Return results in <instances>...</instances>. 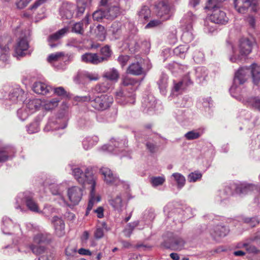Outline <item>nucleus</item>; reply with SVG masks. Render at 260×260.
I'll use <instances>...</instances> for the list:
<instances>
[{"instance_id": "052dcab7", "label": "nucleus", "mask_w": 260, "mask_h": 260, "mask_svg": "<svg viewBox=\"0 0 260 260\" xmlns=\"http://www.w3.org/2000/svg\"><path fill=\"white\" fill-rule=\"evenodd\" d=\"M84 76L90 81H96L99 79V75L96 73H86L84 74Z\"/></svg>"}, {"instance_id": "a19ab883", "label": "nucleus", "mask_w": 260, "mask_h": 260, "mask_svg": "<svg viewBox=\"0 0 260 260\" xmlns=\"http://www.w3.org/2000/svg\"><path fill=\"white\" fill-rule=\"evenodd\" d=\"M87 6V3L86 0H78L77 3V16L82 15L85 11V8Z\"/></svg>"}, {"instance_id": "7c9ffc66", "label": "nucleus", "mask_w": 260, "mask_h": 260, "mask_svg": "<svg viewBox=\"0 0 260 260\" xmlns=\"http://www.w3.org/2000/svg\"><path fill=\"white\" fill-rule=\"evenodd\" d=\"M253 82L257 84L260 81V68L255 63H253L250 67Z\"/></svg>"}, {"instance_id": "79ce46f5", "label": "nucleus", "mask_w": 260, "mask_h": 260, "mask_svg": "<svg viewBox=\"0 0 260 260\" xmlns=\"http://www.w3.org/2000/svg\"><path fill=\"white\" fill-rule=\"evenodd\" d=\"M59 102V100L58 99L47 101L44 105V107L46 110H51L57 106Z\"/></svg>"}, {"instance_id": "4c0bfd02", "label": "nucleus", "mask_w": 260, "mask_h": 260, "mask_svg": "<svg viewBox=\"0 0 260 260\" xmlns=\"http://www.w3.org/2000/svg\"><path fill=\"white\" fill-rule=\"evenodd\" d=\"M172 177L174 178V180L177 182L178 188H181L185 185L186 180L182 174L178 173H175L172 175Z\"/></svg>"}, {"instance_id": "ea45409f", "label": "nucleus", "mask_w": 260, "mask_h": 260, "mask_svg": "<svg viewBox=\"0 0 260 260\" xmlns=\"http://www.w3.org/2000/svg\"><path fill=\"white\" fill-rule=\"evenodd\" d=\"M223 1L222 0H208L205 6V9L213 11L215 9H219L220 3Z\"/></svg>"}, {"instance_id": "4d7b16f0", "label": "nucleus", "mask_w": 260, "mask_h": 260, "mask_svg": "<svg viewBox=\"0 0 260 260\" xmlns=\"http://www.w3.org/2000/svg\"><path fill=\"white\" fill-rule=\"evenodd\" d=\"M136 81L132 78L125 77L122 79V84L125 86L135 85Z\"/></svg>"}, {"instance_id": "0e129e2a", "label": "nucleus", "mask_w": 260, "mask_h": 260, "mask_svg": "<svg viewBox=\"0 0 260 260\" xmlns=\"http://www.w3.org/2000/svg\"><path fill=\"white\" fill-rule=\"evenodd\" d=\"M148 100H150V102L148 104L146 105V107L148 110L153 109L155 108L156 102L153 96H149Z\"/></svg>"}, {"instance_id": "473e14b6", "label": "nucleus", "mask_w": 260, "mask_h": 260, "mask_svg": "<svg viewBox=\"0 0 260 260\" xmlns=\"http://www.w3.org/2000/svg\"><path fill=\"white\" fill-rule=\"evenodd\" d=\"M102 56H99L101 62L107 61L111 56L112 51L108 46H105L102 48L100 50Z\"/></svg>"}, {"instance_id": "f3484780", "label": "nucleus", "mask_w": 260, "mask_h": 260, "mask_svg": "<svg viewBox=\"0 0 260 260\" xmlns=\"http://www.w3.org/2000/svg\"><path fill=\"white\" fill-rule=\"evenodd\" d=\"M52 89L51 87L42 82H36L32 85L33 91L37 94L46 95Z\"/></svg>"}, {"instance_id": "680f3d73", "label": "nucleus", "mask_w": 260, "mask_h": 260, "mask_svg": "<svg viewBox=\"0 0 260 260\" xmlns=\"http://www.w3.org/2000/svg\"><path fill=\"white\" fill-rule=\"evenodd\" d=\"M31 0H17L16 4L18 8L21 9L25 8Z\"/></svg>"}, {"instance_id": "09e8293b", "label": "nucleus", "mask_w": 260, "mask_h": 260, "mask_svg": "<svg viewBox=\"0 0 260 260\" xmlns=\"http://www.w3.org/2000/svg\"><path fill=\"white\" fill-rule=\"evenodd\" d=\"M30 248L32 252L36 255L42 254L44 252L45 250V247L42 245L39 246L32 244L30 245Z\"/></svg>"}, {"instance_id": "603ef678", "label": "nucleus", "mask_w": 260, "mask_h": 260, "mask_svg": "<svg viewBox=\"0 0 260 260\" xmlns=\"http://www.w3.org/2000/svg\"><path fill=\"white\" fill-rule=\"evenodd\" d=\"M95 189L94 190V191L93 193H91V190H90V199L88 202L87 210H86V214L87 215L89 213V212L92 209L94 201H95Z\"/></svg>"}, {"instance_id": "aec40b11", "label": "nucleus", "mask_w": 260, "mask_h": 260, "mask_svg": "<svg viewBox=\"0 0 260 260\" xmlns=\"http://www.w3.org/2000/svg\"><path fill=\"white\" fill-rule=\"evenodd\" d=\"M24 200L27 207L31 211L39 212V207L37 203L34 200L31 194L25 193Z\"/></svg>"}, {"instance_id": "5fc2aeb1", "label": "nucleus", "mask_w": 260, "mask_h": 260, "mask_svg": "<svg viewBox=\"0 0 260 260\" xmlns=\"http://www.w3.org/2000/svg\"><path fill=\"white\" fill-rule=\"evenodd\" d=\"M187 49V47L180 45L174 49V52L176 55L181 56L184 53L186 52Z\"/></svg>"}, {"instance_id": "72a5a7b5", "label": "nucleus", "mask_w": 260, "mask_h": 260, "mask_svg": "<svg viewBox=\"0 0 260 260\" xmlns=\"http://www.w3.org/2000/svg\"><path fill=\"white\" fill-rule=\"evenodd\" d=\"M112 82L107 80H105L102 83L98 84L95 87V90L96 91L100 92H105L108 91V90L112 87Z\"/></svg>"}, {"instance_id": "f8f14e48", "label": "nucleus", "mask_w": 260, "mask_h": 260, "mask_svg": "<svg viewBox=\"0 0 260 260\" xmlns=\"http://www.w3.org/2000/svg\"><path fill=\"white\" fill-rule=\"evenodd\" d=\"M68 195L70 201L74 205H76L81 199L82 190L78 186H73L68 189Z\"/></svg>"}, {"instance_id": "4be33fe9", "label": "nucleus", "mask_w": 260, "mask_h": 260, "mask_svg": "<svg viewBox=\"0 0 260 260\" xmlns=\"http://www.w3.org/2000/svg\"><path fill=\"white\" fill-rule=\"evenodd\" d=\"M229 232L228 228L221 225H217L211 231V235L215 239L217 237H224Z\"/></svg>"}, {"instance_id": "20e7f679", "label": "nucleus", "mask_w": 260, "mask_h": 260, "mask_svg": "<svg viewBox=\"0 0 260 260\" xmlns=\"http://www.w3.org/2000/svg\"><path fill=\"white\" fill-rule=\"evenodd\" d=\"M155 7L157 15L162 19V21L167 20L170 17V7L168 0H159Z\"/></svg>"}, {"instance_id": "0eeeda50", "label": "nucleus", "mask_w": 260, "mask_h": 260, "mask_svg": "<svg viewBox=\"0 0 260 260\" xmlns=\"http://www.w3.org/2000/svg\"><path fill=\"white\" fill-rule=\"evenodd\" d=\"M255 188V186L252 184L242 183L239 186L236 187L235 185L232 186H226L224 188V192L227 195H231L233 193V189H236L237 192L240 193H247Z\"/></svg>"}, {"instance_id": "5701e85b", "label": "nucleus", "mask_w": 260, "mask_h": 260, "mask_svg": "<svg viewBox=\"0 0 260 260\" xmlns=\"http://www.w3.org/2000/svg\"><path fill=\"white\" fill-rule=\"evenodd\" d=\"M120 75L115 68L110 69L105 72L103 75V77L111 82H116L119 78Z\"/></svg>"}, {"instance_id": "9d476101", "label": "nucleus", "mask_w": 260, "mask_h": 260, "mask_svg": "<svg viewBox=\"0 0 260 260\" xmlns=\"http://www.w3.org/2000/svg\"><path fill=\"white\" fill-rule=\"evenodd\" d=\"M185 242L184 240L177 236L170 237L169 239V243L166 242L163 243V245L167 248H172L174 250H181L184 246Z\"/></svg>"}, {"instance_id": "a211bd4d", "label": "nucleus", "mask_w": 260, "mask_h": 260, "mask_svg": "<svg viewBox=\"0 0 260 260\" xmlns=\"http://www.w3.org/2000/svg\"><path fill=\"white\" fill-rule=\"evenodd\" d=\"M75 9V7L73 4L65 3L62 5L60 14L63 17L70 19L73 17Z\"/></svg>"}, {"instance_id": "49530a36", "label": "nucleus", "mask_w": 260, "mask_h": 260, "mask_svg": "<svg viewBox=\"0 0 260 260\" xmlns=\"http://www.w3.org/2000/svg\"><path fill=\"white\" fill-rule=\"evenodd\" d=\"M56 121H49L44 128V130L46 132L50 131L57 130L59 128L63 129L66 127L64 125L63 127H60L59 126L56 125Z\"/></svg>"}, {"instance_id": "39448f33", "label": "nucleus", "mask_w": 260, "mask_h": 260, "mask_svg": "<svg viewBox=\"0 0 260 260\" xmlns=\"http://www.w3.org/2000/svg\"><path fill=\"white\" fill-rule=\"evenodd\" d=\"M28 46L26 37L25 36L19 37L15 47L14 56L19 58L26 55Z\"/></svg>"}, {"instance_id": "6ab92c4d", "label": "nucleus", "mask_w": 260, "mask_h": 260, "mask_svg": "<svg viewBox=\"0 0 260 260\" xmlns=\"http://www.w3.org/2000/svg\"><path fill=\"white\" fill-rule=\"evenodd\" d=\"M251 5L250 0H235L234 1L235 8L240 13H245Z\"/></svg>"}, {"instance_id": "393cba45", "label": "nucleus", "mask_w": 260, "mask_h": 260, "mask_svg": "<svg viewBox=\"0 0 260 260\" xmlns=\"http://www.w3.org/2000/svg\"><path fill=\"white\" fill-rule=\"evenodd\" d=\"M106 11V17L108 19H113L120 14V10L118 6L111 5Z\"/></svg>"}, {"instance_id": "69168bd1", "label": "nucleus", "mask_w": 260, "mask_h": 260, "mask_svg": "<svg viewBox=\"0 0 260 260\" xmlns=\"http://www.w3.org/2000/svg\"><path fill=\"white\" fill-rule=\"evenodd\" d=\"M129 59V57L128 55H120L119 56L118 60L123 67L126 65Z\"/></svg>"}, {"instance_id": "bb28decb", "label": "nucleus", "mask_w": 260, "mask_h": 260, "mask_svg": "<svg viewBox=\"0 0 260 260\" xmlns=\"http://www.w3.org/2000/svg\"><path fill=\"white\" fill-rule=\"evenodd\" d=\"M109 203L114 210L118 211L121 210L123 204L120 194H118L115 198L109 200Z\"/></svg>"}, {"instance_id": "dca6fc26", "label": "nucleus", "mask_w": 260, "mask_h": 260, "mask_svg": "<svg viewBox=\"0 0 260 260\" xmlns=\"http://www.w3.org/2000/svg\"><path fill=\"white\" fill-rule=\"evenodd\" d=\"M143 60L141 59L139 61L131 63L128 67L126 73L135 76H139L144 74V70L142 67Z\"/></svg>"}, {"instance_id": "6e6552de", "label": "nucleus", "mask_w": 260, "mask_h": 260, "mask_svg": "<svg viewBox=\"0 0 260 260\" xmlns=\"http://www.w3.org/2000/svg\"><path fill=\"white\" fill-rule=\"evenodd\" d=\"M196 16L189 12L186 14L180 21L181 31L184 32L191 31L193 30L192 22L195 20Z\"/></svg>"}, {"instance_id": "58836bf2", "label": "nucleus", "mask_w": 260, "mask_h": 260, "mask_svg": "<svg viewBox=\"0 0 260 260\" xmlns=\"http://www.w3.org/2000/svg\"><path fill=\"white\" fill-rule=\"evenodd\" d=\"M202 134V132L198 130H192L186 133L184 135V137L187 140H193L199 139Z\"/></svg>"}, {"instance_id": "37998d69", "label": "nucleus", "mask_w": 260, "mask_h": 260, "mask_svg": "<svg viewBox=\"0 0 260 260\" xmlns=\"http://www.w3.org/2000/svg\"><path fill=\"white\" fill-rule=\"evenodd\" d=\"M138 221L129 223L123 230L124 235L127 237H129L132 234L133 230L138 226Z\"/></svg>"}, {"instance_id": "4468645a", "label": "nucleus", "mask_w": 260, "mask_h": 260, "mask_svg": "<svg viewBox=\"0 0 260 260\" xmlns=\"http://www.w3.org/2000/svg\"><path fill=\"white\" fill-rule=\"evenodd\" d=\"M70 31L73 32H82V31H84V25L82 22L76 23L71 22L56 32H67Z\"/></svg>"}, {"instance_id": "f704fd0d", "label": "nucleus", "mask_w": 260, "mask_h": 260, "mask_svg": "<svg viewBox=\"0 0 260 260\" xmlns=\"http://www.w3.org/2000/svg\"><path fill=\"white\" fill-rule=\"evenodd\" d=\"M98 137H88L86 138L83 141V146L85 150H88V149L92 147L94 145H95L98 142Z\"/></svg>"}, {"instance_id": "8fccbe9b", "label": "nucleus", "mask_w": 260, "mask_h": 260, "mask_svg": "<svg viewBox=\"0 0 260 260\" xmlns=\"http://www.w3.org/2000/svg\"><path fill=\"white\" fill-rule=\"evenodd\" d=\"M106 11L100 9L95 11L92 15V17L94 20L99 21L103 18H106Z\"/></svg>"}, {"instance_id": "2eb2a0df", "label": "nucleus", "mask_w": 260, "mask_h": 260, "mask_svg": "<svg viewBox=\"0 0 260 260\" xmlns=\"http://www.w3.org/2000/svg\"><path fill=\"white\" fill-rule=\"evenodd\" d=\"M52 223L53 224L56 235L58 237L63 236L65 234V225L63 220L57 216H54Z\"/></svg>"}, {"instance_id": "de8ad7c7", "label": "nucleus", "mask_w": 260, "mask_h": 260, "mask_svg": "<svg viewBox=\"0 0 260 260\" xmlns=\"http://www.w3.org/2000/svg\"><path fill=\"white\" fill-rule=\"evenodd\" d=\"M30 114V112L25 107H22L17 111L18 116L22 121L25 120Z\"/></svg>"}, {"instance_id": "e433bc0d", "label": "nucleus", "mask_w": 260, "mask_h": 260, "mask_svg": "<svg viewBox=\"0 0 260 260\" xmlns=\"http://www.w3.org/2000/svg\"><path fill=\"white\" fill-rule=\"evenodd\" d=\"M111 143L112 144L109 146L106 145H104L102 147V149L104 150H107L110 152H113L114 151L113 147H115V148H122L123 146L125 145L124 142L116 141L115 140H111Z\"/></svg>"}, {"instance_id": "1a4fd4ad", "label": "nucleus", "mask_w": 260, "mask_h": 260, "mask_svg": "<svg viewBox=\"0 0 260 260\" xmlns=\"http://www.w3.org/2000/svg\"><path fill=\"white\" fill-rule=\"evenodd\" d=\"M209 19L213 24H225L228 21L225 13L219 9H215L209 16Z\"/></svg>"}, {"instance_id": "423d86ee", "label": "nucleus", "mask_w": 260, "mask_h": 260, "mask_svg": "<svg viewBox=\"0 0 260 260\" xmlns=\"http://www.w3.org/2000/svg\"><path fill=\"white\" fill-rule=\"evenodd\" d=\"M100 173L104 176V181L107 184L115 185L120 184L121 181L116 175L113 174L109 168L102 167L100 169Z\"/></svg>"}, {"instance_id": "3c124183", "label": "nucleus", "mask_w": 260, "mask_h": 260, "mask_svg": "<svg viewBox=\"0 0 260 260\" xmlns=\"http://www.w3.org/2000/svg\"><path fill=\"white\" fill-rule=\"evenodd\" d=\"M62 187L60 185L52 184L50 186V190L54 195H61L62 191Z\"/></svg>"}, {"instance_id": "a878e982", "label": "nucleus", "mask_w": 260, "mask_h": 260, "mask_svg": "<svg viewBox=\"0 0 260 260\" xmlns=\"http://www.w3.org/2000/svg\"><path fill=\"white\" fill-rule=\"evenodd\" d=\"M9 40L5 37H0V47L2 48L4 46V53H2L0 56V60L4 62L7 61L8 60L9 56L7 52L9 50V47L7 46Z\"/></svg>"}, {"instance_id": "f03ea898", "label": "nucleus", "mask_w": 260, "mask_h": 260, "mask_svg": "<svg viewBox=\"0 0 260 260\" xmlns=\"http://www.w3.org/2000/svg\"><path fill=\"white\" fill-rule=\"evenodd\" d=\"M113 102V99L112 96L107 94H101L95 98H92L91 105L97 110L103 111L109 108Z\"/></svg>"}, {"instance_id": "7ed1b4c3", "label": "nucleus", "mask_w": 260, "mask_h": 260, "mask_svg": "<svg viewBox=\"0 0 260 260\" xmlns=\"http://www.w3.org/2000/svg\"><path fill=\"white\" fill-rule=\"evenodd\" d=\"M249 70L250 69L241 68L235 73L233 84L230 89L233 96H234L233 94L238 90V86L243 84L247 80Z\"/></svg>"}, {"instance_id": "a18cd8bd", "label": "nucleus", "mask_w": 260, "mask_h": 260, "mask_svg": "<svg viewBox=\"0 0 260 260\" xmlns=\"http://www.w3.org/2000/svg\"><path fill=\"white\" fill-rule=\"evenodd\" d=\"M165 181L164 177H152L150 179V182L153 187H156L162 185Z\"/></svg>"}, {"instance_id": "2f4dec72", "label": "nucleus", "mask_w": 260, "mask_h": 260, "mask_svg": "<svg viewBox=\"0 0 260 260\" xmlns=\"http://www.w3.org/2000/svg\"><path fill=\"white\" fill-rule=\"evenodd\" d=\"M208 70L205 67H198L196 69V76L200 82L205 81L208 77Z\"/></svg>"}, {"instance_id": "338daca9", "label": "nucleus", "mask_w": 260, "mask_h": 260, "mask_svg": "<svg viewBox=\"0 0 260 260\" xmlns=\"http://www.w3.org/2000/svg\"><path fill=\"white\" fill-rule=\"evenodd\" d=\"M94 238L96 239H100L104 236V231L102 228L98 227L96 229L94 233Z\"/></svg>"}, {"instance_id": "b1692460", "label": "nucleus", "mask_w": 260, "mask_h": 260, "mask_svg": "<svg viewBox=\"0 0 260 260\" xmlns=\"http://www.w3.org/2000/svg\"><path fill=\"white\" fill-rule=\"evenodd\" d=\"M83 61L86 63H90L93 64H97L101 63L99 56L96 53H86L81 57Z\"/></svg>"}, {"instance_id": "412c9836", "label": "nucleus", "mask_w": 260, "mask_h": 260, "mask_svg": "<svg viewBox=\"0 0 260 260\" xmlns=\"http://www.w3.org/2000/svg\"><path fill=\"white\" fill-rule=\"evenodd\" d=\"M25 98L24 92L20 88H16L9 95V100L13 103L22 102Z\"/></svg>"}, {"instance_id": "cd10ccee", "label": "nucleus", "mask_w": 260, "mask_h": 260, "mask_svg": "<svg viewBox=\"0 0 260 260\" xmlns=\"http://www.w3.org/2000/svg\"><path fill=\"white\" fill-rule=\"evenodd\" d=\"M26 102L25 108L30 112V113L38 109L41 105V102L39 99H34L29 100Z\"/></svg>"}, {"instance_id": "9b49d317", "label": "nucleus", "mask_w": 260, "mask_h": 260, "mask_svg": "<svg viewBox=\"0 0 260 260\" xmlns=\"http://www.w3.org/2000/svg\"><path fill=\"white\" fill-rule=\"evenodd\" d=\"M116 97L117 102L121 104H126L127 103L134 104L135 100V95L133 92L124 93L120 89L116 92Z\"/></svg>"}, {"instance_id": "bf43d9fd", "label": "nucleus", "mask_w": 260, "mask_h": 260, "mask_svg": "<svg viewBox=\"0 0 260 260\" xmlns=\"http://www.w3.org/2000/svg\"><path fill=\"white\" fill-rule=\"evenodd\" d=\"M202 174L200 173H191L188 176V179L190 182H196L197 180L200 179Z\"/></svg>"}, {"instance_id": "13d9d810", "label": "nucleus", "mask_w": 260, "mask_h": 260, "mask_svg": "<svg viewBox=\"0 0 260 260\" xmlns=\"http://www.w3.org/2000/svg\"><path fill=\"white\" fill-rule=\"evenodd\" d=\"M27 131L29 134H33L39 131V126L37 122L30 124L27 126Z\"/></svg>"}, {"instance_id": "6e6d98bb", "label": "nucleus", "mask_w": 260, "mask_h": 260, "mask_svg": "<svg viewBox=\"0 0 260 260\" xmlns=\"http://www.w3.org/2000/svg\"><path fill=\"white\" fill-rule=\"evenodd\" d=\"M162 20L156 19L150 21L145 26L146 28H153L156 27L160 25Z\"/></svg>"}, {"instance_id": "864d4df0", "label": "nucleus", "mask_w": 260, "mask_h": 260, "mask_svg": "<svg viewBox=\"0 0 260 260\" xmlns=\"http://www.w3.org/2000/svg\"><path fill=\"white\" fill-rule=\"evenodd\" d=\"M250 104L255 109L260 111V98L258 97L252 98L249 99Z\"/></svg>"}, {"instance_id": "774afa93", "label": "nucleus", "mask_w": 260, "mask_h": 260, "mask_svg": "<svg viewBox=\"0 0 260 260\" xmlns=\"http://www.w3.org/2000/svg\"><path fill=\"white\" fill-rule=\"evenodd\" d=\"M193 37L192 34H182L181 36L182 40L185 43H189L193 39Z\"/></svg>"}, {"instance_id": "e2e57ef3", "label": "nucleus", "mask_w": 260, "mask_h": 260, "mask_svg": "<svg viewBox=\"0 0 260 260\" xmlns=\"http://www.w3.org/2000/svg\"><path fill=\"white\" fill-rule=\"evenodd\" d=\"M8 152L5 149H0V162H4L8 160Z\"/></svg>"}, {"instance_id": "c9c22d12", "label": "nucleus", "mask_w": 260, "mask_h": 260, "mask_svg": "<svg viewBox=\"0 0 260 260\" xmlns=\"http://www.w3.org/2000/svg\"><path fill=\"white\" fill-rule=\"evenodd\" d=\"M141 21L147 20L151 16V11L147 6H143L138 13Z\"/></svg>"}, {"instance_id": "c03bdc74", "label": "nucleus", "mask_w": 260, "mask_h": 260, "mask_svg": "<svg viewBox=\"0 0 260 260\" xmlns=\"http://www.w3.org/2000/svg\"><path fill=\"white\" fill-rule=\"evenodd\" d=\"M63 56L64 53L61 52L52 53L48 56L47 61L50 63L58 61Z\"/></svg>"}, {"instance_id": "ddd939ff", "label": "nucleus", "mask_w": 260, "mask_h": 260, "mask_svg": "<svg viewBox=\"0 0 260 260\" xmlns=\"http://www.w3.org/2000/svg\"><path fill=\"white\" fill-rule=\"evenodd\" d=\"M253 42L248 38H242L239 41L240 52L242 55H247L251 53Z\"/></svg>"}, {"instance_id": "c85d7f7f", "label": "nucleus", "mask_w": 260, "mask_h": 260, "mask_svg": "<svg viewBox=\"0 0 260 260\" xmlns=\"http://www.w3.org/2000/svg\"><path fill=\"white\" fill-rule=\"evenodd\" d=\"M64 34H52L48 38L49 45L51 48L56 47L59 44V40Z\"/></svg>"}, {"instance_id": "c756f323", "label": "nucleus", "mask_w": 260, "mask_h": 260, "mask_svg": "<svg viewBox=\"0 0 260 260\" xmlns=\"http://www.w3.org/2000/svg\"><path fill=\"white\" fill-rule=\"evenodd\" d=\"M51 239V236L49 234L46 233H39L34 238V242L37 244L42 243H47L49 242Z\"/></svg>"}, {"instance_id": "f257e3e1", "label": "nucleus", "mask_w": 260, "mask_h": 260, "mask_svg": "<svg viewBox=\"0 0 260 260\" xmlns=\"http://www.w3.org/2000/svg\"><path fill=\"white\" fill-rule=\"evenodd\" d=\"M72 174L75 179L81 184L87 183L91 184V193H93L96 185L92 169L90 167L75 168L72 169Z\"/></svg>"}]
</instances>
